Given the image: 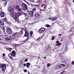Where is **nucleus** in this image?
<instances>
[{"mask_svg":"<svg viewBox=\"0 0 74 74\" xmlns=\"http://www.w3.org/2000/svg\"><path fill=\"white\" fill-rule=\"evenodd\" d=\"M34 1L35 3H41V0H34Z\"/></svg>","mask_w":74,"mask_h":74,"instance_id":"ddd939ff","label":"nucleus"},{"mask_svg":"<svg viewBox=\"0 0 74 74\" xmlns=\"http://www.w3.org/2000/svg\"><path fill=\"white\" fill-rule=\"evenodd\" d=\"M26 19H25V20H24V21H22L23 23H25V22H26Z\"/></svg>","mask_w":74,"mask_h":74,"instance_id":"c756f323","label":"nucleus"},{"mask_svg":"<svg viewBox=\"0 0 74 74\" xmlns=\"http://www.w3.org/2000/svg\"><path fill=\"white\" fill-rule=\"evenodd\" d=\"M66 48H67V47H66Z\"/></svg>","mask_w":74,"mask_h":74,"instance_id":"864d4df0","label":"nucleus"},{"mask_svg":"<svg viewBox=\"0 0 74 74\" xmlns=\"http://www.w3.org/2000/svg\"><path fill=\"white\" fill-rule=\"evenodd\" d=\"M41 39H42V38L41 37H40V38H38L37 40V41H40Z\"/></svg>","mask_w":74,"mask_h":74,"instance_id":"6ab92c4d","label":"nucleus"},{"mask_svg":"<svg viewBox=\"0 0 74 74\" xmlns=\"http://www.w3.org/2000/svg\"><path fill=\"white\" fill-rule=\"evenodd\" d=\"M0 23H1L2 25H4V22H3V21L2 20L0 21Z\"/></svg>","mask_w":74,"mask_h":74,"instance_id":"412c9836","label":"nucleus"},{"mask_svg":"<svg viewBox=\"0 0 74 74\" xmlns=\"http://www.w3.org/2000/svg\"><path fill=\"white\" fill-rule=\"evenodd\" d=\"M56 42L57 44H56V46H57V47H58V46H59L60 45H62V43H59V41H57Z\"/></svg>","mask_w":74,"mask_h":74,"instance_id":"f8f14e48","label":"nucleus"},{"mask_svg":"<svg viewBox=\"0 0 74 74\" xmlns=\"http://www.w3.org/2000/svg\"><path fill=\"white\" fill-rule=\"evenodd\" d=\"M49 19H51V18H49Z\"/></svg>","mask_w":74,"mask_h":74,"instance_id":"8fccbe9b","label":"nucleus"},{"mask_svg":"<svg viewBox=\"0 0 74 74\" xmlns=\"http://www.w3.org/2000/svg\"><path fill=\"white\" fill-rule=\"evenodd\" d=\"M9 11L10 12L11 14H12L13 13V9L11 7L9 6Z\"/></svg>","mask_w":74,"mask_h":74,"instance_id":"0eeeda50","label":"nucleus"},{"mask_svg":"<svg viewBox=\"0 0 74 74\" xmlns=\"http://www.w3.org/2000/svg\"><path fill=\"white\" fill-rule=\"evenodd\" d=\"M44 59H47V57H45L44 58Z\"/></svg>","mask_w":74,"mask_h":74,"instance_id":"49530a36","label":"nucleus"},{"mask_svg":"<svg viewBox=\"0 0 74 74\" xmlns=\"http://www.w3.org/2000/svg\"><path fill=\"white\" fill-rule=\"evenodd\" d=\"M33 11H30L29 12V14L31 15V17L33 16Z\"/></svg>","mask_w":74,"mask_h":74,"instance_id":"9b49d317","label":"nucleus"},{"mask_svg":"<svg viewBox=\"0 0 74 74\" xmlns=\"http://www.w3.org/2000/svg\"><path fill=\"white\" fill-rule=\"evenodd\" d=\"M0 16L1 18H3V17L5 16V14L3 12H1L0 13Z\"/></svg>","mask_w":74,"mask_h":74,"instance_id":"1a4fd4ad","label":"nucleus"},{"mask_svg":"<svg viewBox=\"0 0 74 74\" xmlns=\"http://www.w3.org/2000/svg\"><path fill=\"white\" fill-rule=\"evenodd\" d=\"M57 18H52V19H51V21H55V20H56V19Z\"/></svg>","mask_w":74,"mask_h":74,"instance_id":"b1692460","label":"nucleus"},{"mask_svg":"<svg viewBox=\"0 0 74 74\" xmlns=\"http://www.w3.org/2000/svg\"><path fill=\"white\" fill-rule=\"evenodd\" d=\"M22 5L23 6V9L25 10H27V5L24 3H23Z\"/></svg>","mask_w":74,"mask_h":74,"instance_id":"423d86ee","label":"nucleus"},{"mask_svg":"<svg viewBox=\"0 0 74 74\" xmlns=\"http://www.w3.org/2000/svg\"><path fill=\"white\" fill-rule=\"evenodd\" d=\"M33 31H30V32L29 35V36L30 37H32V35H33Z\"/></svg>","mask_w":74,"mask_h":74,"instance_id":"dca6fc26","label":"nucleus"},{"mask_svg":"<svg viewBox=\"0 0 74 74\" xmlns=\"http://www.w3.org/2000/svg\"><path fill=\"white\" fill-rule=\"evenodd\" d=\"M13 18L16 22H19V20L18 19V14H17V13L13 15Z\"/></svg>","mask_w":74,"mask_h":74,"instance_id":"f257e3e1","label":"nucleus"},{"mask_svg":"<svg viewBox=\"0 0 74 74\" xmlns=\"http://www.w3.org/2000/svg\"><path fill=\"white\" fill-rule=\"evenodd\" d=\"M23 65L24 67H25V66H26V64H23Z\"/></svg>","mask_w":74,"mask_h":74,"instance_id":"a19ab883","label":"nucleus"},{"mask_svg":"<svg viewBox=\"0 0 74 74\" xmlns=\"http://www.w3.org/2000/svg\"><path fill=\"white\" fill-rule=\"evenodd\" d=\"M24 72H25V73H26V72H27V70L25 69L24 70Z\"/></svg>","mask_w":74,"mask_h":74,"instance_id":"c9c22d12","label":"nucleus"},{"mask_svg":"<svg viewBox=\"0 0 74 74\" xmlns=\"http://www.w3.org/2000/svg\"><path fill=\"white\" fill-rule=\"evenodd\" d=\"M51 40H55V37L53 36L52 38H51Z\"/></svg>","mask_w":74,"mask_h":74,"instance_id":"cd10ccee","label":"nucleus"},{"mask_svg":"<svg viewBox=\"0 0 74 74\" xmlns=\"http://www.w3.org/2000/svg\"><path fill=\"white\" fill-rule=\"evenodd\" d=\"M65 66L64 64H60V69H62V68H63Z\"/></svg>","mask_w":74,"mask_h":74,"instance_id":"4468645a","label":"nucleus"},{"mask_svg":"<svg viewBox=\"0 0 74 74\" xmlns=\"http://www.w3.org/2000/svg\"><path fill=\"white\" fill-rule=\"evenodd\" d=\"M36 8H34L32 9L33 11H36Z\"/></svg>","mask_w":74,"mask_h":74,"instance_id":"2f4dec72","label":"nucleus"},{"mask_svg":"<svg viewBox=\"0 0 74 74\" xmlns=\"http://www.w3.org/2000/svg\"><path fill=\"white\" fill-rule=\"evenodd\" d=\"M73 3H74V0H73Z\"/></svg>","mask_w":74,"mask_h":74,"instance_id":"3c124183","label":"nucleus"},{"mask_svg":"<svg viewBox=\"0 0 74 74\" xmlns=\"http://www.w3.org/2000/svg\"><path fill=\"white\" fill-rule=\"evenodd\" d=\"M30 63H27L26 64V67L29 68V67H30Z\"/></svg>","mask_w":74,"mask_h":74,"instance_id":"f3484780","label":"nucleus"},{"mask_svg":"<svg viewBox=\"0 0 74 74\" xmlns=\"http://www.w3.org/2000/svg\"><path fill=\"white\" fill-rule=\"evenodd\" d=\"M39 15H40V14H39L38 13H36L35 14V16H36V17H38V16H39Z\"/></svg>","mask_w":74,"mask_h":74,"instance_id":"aec40b11","label":"nucleus"},{"mask_svg":"<svg viewBox=\"0 0 74 74\" xmlns=\"http://www.w3.org/2000/svg\"><path fill=\"white\" fill-rule=\"evenodd\" d=\"M3 56H5V54L4 53L3 54Z\"/></svg>","mask_w":74,"mask_h":74,"instance_id":"ea45409f","label":"nucleus"},{"mask_svg":"<svg viewBox=\"0 0 74 74\" xmlns=\"http://www.w3.org/2000/svg\"><path fill=\"white\" fill-rule=\"evenodd\" d=\"M16 54V53H15V51H12V53H10V55L12 56H15Z\"/></svg>","mask_w":74,"mask_h":74,"instance_id":"6e6552de","label":"nucleus"},{"mask_svg":"<svg viewBox=\"0 0 74 74\" xmlns=\"http://www.w3.org/2000/svg\"><path fill=\"white\" fill-rule=\"evenodd\" d=\"M10 59H12H12H13V57H12L10 56Z\"/></svg>","mask_w":74,"mask_h":74,"instance_id":"7c9ffc66","label":"nucleus"},{"mask_svg":"<svg viewBox=\"0 0 74 74\" xmlns=\"http://www.w3.org/2000/svg\"><path fill=\"white\" fill-rule=\"evenodd\" d=\"M3 21H7V19L5 18H4L3 19Z\"/></svg>","mask_w":74,"mask_h":74,"instance_id":"f704fd0d","label":"nucleus"},{"mask_svg":"<svg viewBox=\"0 0 74 74\" xmlns=\"http://www.w3.org/2000/svg\"><path fill=\"white\" fill-rule=\"evenodd\" d=\"M44 8H45V7H44Z\"/></svg>","mask_w":74,"mask_h":74,"instance_id":"4d7b16f0","label":"nucleus"},{"mask_svg":"<svg viewBox=\"0 0 74 74\" xmlns=\"http://www.w3.org/2000/svg\"><path fill=\"white\" fill-rule=\"evenodd\" d=\"M15 40V41H18V39Z\"/></svg>","mask_w":74,"mask_h":74,"instance_id":"09e8293b","label":"nucleus"},{"mask_svg":"<svg viewBox=\"0 0 74 74\" xmlns=\"http://www.w3.org/2000/svg\"><path fill=\"white\" fill-rule=\"evenodd\" d=\"M28 60V59H26L25 60V62H26Z\"/></svg>","mask_w":74,"mask_h":74,"instance_id":"e433bc0d","label":"nucleus"},{"mask_svg":"<svg viewBox=\"0 0 74 74\" xmlns=\"http://www.w3.org/2000/svg\"><path fill=\"white\" fill-rule=\"evenodd\" d=\"M72 64H74V62H72Z\"/></svg>","mask_w":74,"mask_h":74,"instance_id":"79ce46f5","label":"nucleus"},{"mask_svg":"<svg viewBox=\"0 0 74 74\" xmlns=\"http://www.w3.org/2000/svg\"><path fill=\"white\" fill-rule=\"evenodd\" d=\"M16 36H17V33H15L12 36V37H14V38H13L14 40H15V38H16L17 37H16Z\"/></svg>","mask_w":74,"mask_h":74,"instance_id":"2eb2a0df","label":"nucleus"},{"mask_svg":"<svg viewBox=\"0 0 74 74\" xmlns=\"http://www.w3.org/2000/svg\"><path fill=\"white\" fill-rule=\"evenodd\" d=\"M13 7L14 8H16V10H18L19 11H22V10H21V9H20L19 7V6L14 5H13Z\"/></svg>","mask_w":74,"mask_h":74,"instance_id":"7ed1b4c3","label":"nucleus"},{"mask_svg":"<svg viewBox=\"0 0 74 74\" xmlns=\"http://www.w3.org/2000/svg\"><path fill=\"white\" fill-rule=\"evenodd\" d=\"M24 36L25 37H28V36H29V35L28 34V33H27V32H25V34Z\"/></svg>","mask_w":74,"mask_h":74,"instance_id":"a211bd4d","label":"nucleus"},{"mask_svg":"<svg viewBox=\"0 0 74 74\" xmlns=\"http://www.w3.org/2000/svg\"><path fill=\"white\" fill-rule=\"evenodd\" d=\"M18 45H20V44H18Z\"/></svg>","mask_w":74,"mask_h":74,"instance_id":"5fc2aeb1","label":"nucleus"},{"mask_svg":"<svg viewBox=\"0 0 74 74\" xmlns=\"http://www.w3.org/2000/svg\"><path fill=\"white\" fill-rule=\"evenodd\" d=\"M7 33L8 34H12V31H11L10 29L8 28L7 29Z\"/></svg>","mask_w":74,"mask_h":74,"instance_id":"39448f33","label":"nucleus"},{"mask_svg":"<svg viewBox=\"0 0 74 74\" xmlns=\"http://www.w3.org/2000/svg\"><path fill=\"white\" fill-rule=\"evenodd\" d=\"M28 39H29V37H27V38L26 40H28Z\"/></svg>","mask_w":74,"mask_h":74,"instance_id":"a18cd8bd","label":"nucleus"},{"mask_svg":"<svg viewBox=\"0 0 74 74\" xmlns=\"http://www.w3.org/2000/svg\"><path fill=\"white\" fill-rule=\"evenodd\" d=\"M58 36H62V34H60L59 35L58 34Z\"/></svg>","mask_w":74,"mask_h":74,"instance_id":"37998d69","label":"nucleus"},{"mask_svg":"<svg viewBox=\"0 0 74 74\" xmlns=\"http://www.w3.org/2000/svg\"><path fill=\"white\" fill-rule=\"evenodd\" d=\"M4 67L5 68H4ZM0 68L2 71H5V69H6V65L5 64H2L1 66H0Z\"/></svg>","mask_w":74,"mask_h":74,"instance_id":"f03ea898","label":"nucleus"},{"mask_svg":"<svg viewBox=\"0 0 74 74\" xmlns=\"http://www.w3.org/2000/svg\"><path fill=\"white\" fill-rule=\"evenodd\" d=\"M21 34H23V30H21L20 32Z\"/></svg>","mask_w":74,"mask_h":74,"instance_id":"72a5a7b5","label":"nucleus"},{"mask_svg":"<svg viewBox=\"0 0 74 74\" xmlns=\"http://www.w3.org/2000/svg\"><path fill=\"white\" fill-rule=\"evenodd\" d=\"M46 26L47 27H51V26L48 24H46Z\"/></svg>","mask_w":74,"mask_h":74,"instance_id":"5701e85b","label":"nucleus"},{"mask_svg":"<svg viewBox=\"0 0 74 74\" xmlns=\"http://www.w3.org/2000/svg\"><path fill=\"white\" fill-rule=\"evenodd\" d=\"M29 1H31V2H33V1H34V0H29Z\"/></svg>","mask_w":74,"mask_h":74,"instance_id":"4c0bfd02","label":"nucleus"},{"mask_svg":"<svg viewBox=\"0 0 74 74\" xmlns=\"http://www.w3.org/2000/svg\"><path fill=\"white\" fill-rule=\"evenodd\" d=\"M28 74H30V72H29V71H28Z\"/></svg>","mask_w":74,"mask_h":74,"instance_id":"de8ad7c7","label":"nucleus"},{"mask_svg":"<svg viewBox=\"0 0 74 74\" xmlns=\"http://www.w3.org/2000/svg\"><path fill=\"white\" fill-rule=\"evenodd\" d=\"M64 71H62L61 73L60 74H63V73H64Z\"/></svg>","mask_w":74,"mask_h":74,"instance_id":"58836bf2","label":"nucleus"},{"mask_svg":"<svg viewBox=\"0 0 74 74\" xmlns=\"http://www.w3.org/2000/svg\"><path fill=\"white\" fill-rule=\"evenodd\" d=\"M24 42H25V40H24Z\"/></svg>","mask_w":74,"mask_h":74,"instance_id":"6e6d98bb","label":"nucleus"},{"mask_svg":"<svg viewBox=\"0 0 74 74\" xmlns=\"http://www.w3.org/2000/svg\"><path fill=\"white\" fill-rule=\"evenodd\" d=\"M8 50L9 51H11L12 50V49L11 48H9L8 49Z\"/></svg>","mask_w":74,"mask_h":74,"instance_id":"a878e982","label":"nucleus"},{"mask_svg":"<svg viewBox=\"0 0 74 74\" xmlns=\"http://www.w3.org/2000/svg\"><path fill=\"white\" fill-rule=\"evenodd\" d=\"M21 15V13H20V12L18 13V14L17 15V16H20V15Z\"/></svg>","mask_w":74,"mask_h":74,"instance_id":"bb28decb","label":"nucleus"},{"mask_svg":"<svg viewBox=\"0 0 74 74\" xmlns=\"http://www.w3.org/2000/svg\"><path fill=\"white\" fill-rule=\"evenodd\" d=\"M5 40L6 41H9V42L11 41V40H12L11 38L8 37L6 38Z\"/></svg>","mask_w":74,"mask_h":74,"instance_id":"9d476101","label":"nucleus"},{"mask_svg":"<svg viewBox=\"0 0 74 74\" xmlns=\"http://www.w3.org/2000/svg\"><path fill=\"white\" fill-rule=\"evenodd\" d=\"M50 65H51V64H47V66H48V67H49Z\"/></svg>","mask_w":74,"mask_h":74,"instance_id":"473e14b6","label":"nucleus"},{"mask_svg":"<svg viewBox=\"0 0 74 74\" xmlns=\"http://www.w3.org/2000/svg\"><path fill=\"white\" fill-rule=\"evenodd\" d=\"M7 5V2H5L4 3L3 5L5 6Z\"/></svg>","mask_w":74,"mask_h":74,"instance_id":"c85d7f7f","label":"nucleus"},{"mask_svg":"<svg viewBox=\"0 0 74 74\" xmlns=\"http://www.w3.org/2000/svg\"><path fill=\"white\" fill-rule=\"evenodd\" d=\"M1 39L0 38V40H1Z\"/></svg>","mask_w":74,"mask_h":74,"instance_id":"603ef678","label":"nucleus"},{"mask_svg":"<svg viewBox=\"0 0 74 74\" xmlns=\"http://www.w3.org/2000/svg\"><path fill=\"white\" fill-rule=\"evenodd\" d=\"M23 1H24L25 2V3H27V4H28V5H30V4H29V3H28V2H27V1H26V0H23Z\"/></svg>","mask_w":74,"mask_h":74,"instance_id":"393cba45","label":"nucleus"},{"mask_svg":"<svg viewBox=\"0 0 74 74\" xmlns=\"http://www.w3.org/2000/svg\"><path fill=\"white\" fill-rule=\"evenodd\" d=\"M45 29L44 28H40L39 31V33H43L45 31Z\"/></svg>","mask_w":74,"mask_h":74,"instance_id":"20e7f679","label":"nucleus"},{"mask_svg":"<svg viewBox=\"0 0 74 74\" xmlns=\"http://www.w3.org/2000/svg\"><path fill=\"white\" fill-rule=\"evenodd\" d=\"M2 1H6V0H2Z\"/></svg>","mask_w":74,"mask_h":74,"instance_id":"c03bdc74","label":"nucleus"},{"mask_svg":"<svg viewBox=\"0 0 74 74\" xmlns=\"http://www.w3.org/2000/svg\"><path fill=\"white\" fill-rule=\"evenodd\" d=\"M56 67L57 69H60V65L58 64L56 66Z\"/></svg>","mask_w":74,"mask_h":74,"instance_id":"4be33fe9","label":"nucleus"}]
</instances>
